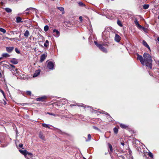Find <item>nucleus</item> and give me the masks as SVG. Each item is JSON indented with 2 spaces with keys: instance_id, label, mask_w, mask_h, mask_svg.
Returning <instances> with one entry per match:
<instances>
[{
  "instance_id": "1",
  "label": "nucleus",
  "mask_w": 159,
  "mask_h": 159,
  "mask_svg": "<svg viewBox=\"0 0 159 159\" xmlns=\"http://www.w3.org/2000/svg\"><path fill=\"white\" fill-rule=\"evenodd\" d=\"M144 64L146 66L151 69L152 67V60L150 55L148 53L145 52L143 55Z\"/></svg>"
},
{
  "instance_id": "2",
  "label": "nucleus",
  "mask_w": 159,
  "mask_h": 159,
  "mask_svg": "<svg viewBox=\"0 0 159 159\" xmlns=\"http://www.w3.org/2000/svg\"><path fill=\"white\" fill-rule=\"evenodd\" d=\"M110 34L109 31L107 30H105L102 33V38L104 41H107V39L109 37Z\"/></svg>"
},
{
  "instance_id": "3",
  "label": "nucleus",
  "mask_w": 159,
  "mask_h": 159,
  "mask_svg": "<svg viewBox=\"0 0 159 159\" xmlns=\"http://www.w3.org/2000/svg\"><path fill=\"white\" fill-rule=\"evenodd\" d=\"M46 62L47 63V67L48 69L53 70L54 69L55 64L54 63L51 61H47Z\"/></svg>"
},
{
  "instance_id": "4",
  "label": "nucleus",
  "mask_w": 159,
  "mask_h": 159,
  "mask_svg": "<svg viewBox=\"0 0 159 159\" xmlns=\"http://www.w3.org/2000/svg\"><path fill=\"white\" fill-rule=\"evenodd\" d=\"M95 44L98 48L102 51L105 53L107 52V50L103 46L100 44H98L96 41H94Z\"/></svg>"
},
{
  "instance_id": "5",
  "label": "nucleus",
  "mask_w": 159,
  "mask_h": 159,
  "mask_svg": "<svg viewBox=\"0 0 159 159\" xmlns=\"http://www.w3.org/2000/svg\"><path fill=\"white\" fill-rule=\"evenodd\" d=\"M137 59L139 60L143 66L144 65V61H143L144 58H143V57L138 54H137Z\"/></svg>"
},
{
  "instance_id": "6",
  "label": "nucleus",
  "mask_w": 159,
  "mask_h": 159,
  "mask_svg": "<svg viewBox=\"0 0 159 159\" xmlns=\"http://www.w3.org/2000/svg\"><path fill=\"white\" fill-rule=\"evenodd\" d=\"M53 32L54 33V35L57 37H58L60 35V32L54 29L53 30Z\"/></svg>"
},
{
  "instance_id": "7",
  "label": "nucleus",
  "mask_w": 159,
  "mask_h": 159,
  "mask_svg": "<svg viewBox=\"0 0 159 159\" xmlns=\"http://www.w3.org/2000/svg\"><path fill=\"white\" fill-rule=\"evenodd\" d=\"M14 49L13 47H9L6 48V50L9 53H11Z\"/></svg>"
},
{
  "instance_id": "8",
  "label": "nucleus",
  "mask_w": 159,
  "mask_h": 159,
  "mask_svg": "<svg viewBox=\"0 0 159 159\" xmlns=\"http://www.w3.org/2000/svg\"><path fill=\"white\" fill-rule=\"evenodd\" d=\"M40 72L41 70L39 69L36 70L33 75V77H37L39 74L40 73Z\"/></svg>"
},
{
  "instance_id": "9",
  "label": "nucleus",
  "mask_w": 159,
  "mask_h": 159,
  "mask_svg": "<svg viewBox=\"0 0 159 159\" xmlns=\"http://www.w3.org/2000/svg\"><path fill=\"white\" fill-rule=\"evenodd\" d=\"M47 55L46 54H44L41 56L40 57V61L41 62H42L44 60L46 59V57H47Z\"/></svg>"
},
{
  "instance_id": "10",
  "label": "nucleus",
  "mask_w": 159,
  "mask_h": 159,
  "mask_svg": "<svg viewBox=\"0 0 159 159\" xmlns=\"http://www.w3.org/2000/svg\"><path fill=\"white\" fill-rule=\"evenodd\" d=\"M115 40L116 42H119L120 40V37L118 35L116 34L115 37Z\"/></svg>"
},
{
  "instance_id": "11",
  "label": "nucleus",
  "mask_w": 159,
  "mask_h": 159,
  "mask_svg": "<svg viewBox=\"0 0 159 159\" xmlns=\"http://www.w3.org/2000/svg\"><path fill=\"white\" fill-rule=\"evenodd\" d=\"M143 44L144 46L147 47L148 49L150 50V48L146 42L144 40L143 41Z\"/></svg>"
},
{
  "instance_id": "12",
  "label": "nucleus",
  "mask_w": 159,
  "mask_h": 159,
  "mask_svg": "<svg viewBox=\"0 0 159 159\" xmlns=\"http://www.w3.org/2000/svg\"><path fill=\"white\" fill-rule=\"evenodd\" d=\"M46 98V97L45 96H43L37 98L36 100L38 101H42Z\"/></svg>"
},
{
  "instance_id": "13",
  "label": "nucleus",
  "mask_w": 159,
  "mask_h": 159,
  "mask_svg": "<svg viewBox=\"0 0 159 159\" xmlns=\"http://www.w3.org/2000/svg\"><path fill=\"white\" fill-rule=\"evenodd\" d=\"M20 152L22 154L24 155L25 157L26 158V150H19Z\"/></svg>"
},
{
  "instance_id": "14",
  "label": "nucleus",
  "mask_w": 159,
  "mask_h": 159,
  "mask_svg": "<svg viewBox=\"0 0 159 159\" xmlns=\"http://www.w3.org/2000/svg\"><path fill=\"white\" fill-rule=\"evenodd\" d=\"M57 8L60 11L62 12V14H63L65 13L64 8L62 7H57Z\"/></svg>"
},
{
  "instance_id": "15",
  "label": "nucleus",
  "mask_w": 159,
  "mask_h": 159,
  "mask_svg": "<svg viewBox=\"0 0 159 159\" xmlns=\"http://www.w3.org/2000/svg\"><path fill=\"white\" fill-rule=\"evenodd\" d=\"M16 22L17 23H20L23 22V21H22V19L20 17H17L16 18Z\"/></svg>"
},
{
  "instance_id": "16",
  "label": "nucleus",
  "mask_w": 159,
  "mask_h": 159,
  "mask_svg": "<svg viewBox=\"0 0 159 159\" xmlns=\"http://www.w3.org/2000/svg\"><path fill=\"white\" fill-rule=\"evenodd\" d=\"M134 23L139 28L141 26V25L139 24V22L137 19H135L134 21Z\"/></svg>"
},
{
  "instance_id": "17",
  "label": "nucleus",
  "mask_w": 159,
  "mask_h": 159,
  "mask_svg": "<svg viewBox=\"0 0 159 159\" xmlns=\"http://www.w3.org/2000/svg\"><path fill=\"white\" fill-rule=\"evenodd\" d=\"M30 35V33L28 30H26L24 34V36L26 38L28 37Z\"/></svg>"
},
{
  "instance_id": "18",
  "label": "nucleus",
  "mask_w": 159,
  "mask_h": 159,
  "mask_svg": "<svg viewBox=\"0 0 159 159\" xmlns=\"http://www.w3.org/2000/svg\"><path fill=\"white\" fill-rule=\"evenodd\" d=\"M2 57L7 58L10 56V55L7 53H3L2 55Z\"/></svg>"
},
{
  "instance_id": "19",
  "label": "nucleus",
  "mask_w": 159,
  "mask_h": 159,
  "mask_svg": "<svg viewBox=\"0 0 159 159\" xmlns=\"http://www.w3.org/2000/svg\"><path fill=\"white\" fill-rule=\"evenodd\" d=\"M39 137L43 140L44 139V136L43 135V133L41 132H40L39 134Z\"/></svg>"
},
{
  "instance_id": "20",
  "label": "nucleus",
  "mask_w": 159,
  "mask_h": 159,
  "mask_svg": "<svg viewBox=\"0 0 159 159\" xmlns=\"http://www.w3.org/2000/svg\"><path fill=\"white\" fill-rule=\"evenodd\" d=\"M10 62L14 64H16L18 63V61L16 60H11L10 61Z\"/></svg>"
},
{
  "instance_id": "21",
  "label": "nucleus",
  "mask_w": 159,
  "mask_h": 159,
  "mask_svg": "<svg viewBox=\"0 0 159 159\" xmlns=\"http://www.w3.org/2000/svg\"><path fill=\"white\" fill-rule=\"evenodd\" d=\"M5 11L8 13H10L12 11V10L9 8H5Z\"/></svg>"
},
{
  "instance_id": "22",
  "label": "nucleus",
  "mask_w": 159,
  "mask_h": 159,
  "mask_svg": "<svg viewBox=\"0 0 159 159\" xmlns=\"http://www.w3.org/2000/svg\"><path fill=\"white\" fill-rule=\"evenodd\" d=\"M10 70L11 71H14V72H16V73H18V69L17 68H15H15H11V69H10Z\"/></svg>"
},
{
  "instance_id": "23",
  "label": "nucleus",
  "mask_w": 159,
  "mask_h": 159,
  "mask_svg": "<svg viewBox=\"0 0 159 159\" xmlns=\"http://www.w3.org/2000/svg\"><path fill=\"white\" fill-rule=\"evenodd\" d=\"M120 126L122 128L126 129L127 127V126L125 124H120Z\"/></svg>"
},
{
  "instance_id": "24",
  "label": "nucleus",
  "mask_w": 159,
  "mask_h": 159,
  "mask_svg": "<svg viewBox=\"0 0 159 159\" xmlns=\"http://www.w3.org/2000/svg\"><path fill=\"white\" fill-rule=\"evenodd\" d=\"M149 7V5L148 4H144L143 6V8L144 9H147Z\"/></svg>"
},
{
  "instance_id": "25",
  "label": "nucleus",
  "mask_w": 159,
  "mask_h": 159,
  "mask_svg": "<svg viewBox=\"0 0 159 159\" xmlns=\"http://www.w3.org/2000/svg\"><path fill=\"white\" fill-rule=\"evenodd\" d=\"M43 126L45 128H47L50 129V127H49V125L47 124L43 123L42 124Z\"/></svg>"
},
{
  "instance_id": "26",
  "label": "nucleus",
  "mask_w": 159,
  "mask_h": 159,
  "mask_svg": "<svg viewBox=\"0 0 159 159\" xmlns=\"http://www.w3.org/2000/svg\"><path fill=\"white\" fill-rule=\"evenodd\" d=\"M108 146H109V148L110 149V150L111 152H112V151H113V149H112V145L110 143H108Z\"/></svg>"
},
{
  "instance_id": "27",
  "label": "nucleus",
  "mask_w": 159,
  "mask_h": 159,
  "mask_svg": "<svg viewBox=\"0 0 159 159\" xmlns=\"http://www.w3.org/2000/svg\"><path fill=\"white\" fill-rule=\"evenodd\" d=\"M49 27L48 25H45L44 28V30L45 31H47L48 30Z\"/></svg>"
},
{
  "instance_id": "28",
  "label": "nucleus",
  "mask_w": 159,
  "mask_h": 159,
  "mask_svg": "<svg viewBox=\"0 0 159 159\" xmlns=\"http://www.w3.org/2000/svg\"><path fill=\"white\" fill-rule=\"evenodd\" d=\"M0 31L2 32L3 34L6 32L5 30L2 28H0Z\"/></svg>"
},
{
  "instance_id": "29",
  "label": "nucleus",
  "mask_w": 159,
  "mask_h": 159,
  "mask_svg": "<svg viewBox=\"0 0 159 159\" xmlns=\"http://www.w3.org/2000/svg\"><path fill=\"white\" fill-rule=\"evenodd\" d=\"M113 130L114 133L116 134L118 132V129L117 128L115 127L113 129Z\"/></svg>"
},
{
  "instance_id": "30",
  "label": "nucleus",
  "mask_w": 159,
  "mask_h": 159,
  "mask_svg": "<svg viewBox=\"0 0 159 159\" xmlns=\"http://www.w3.org/2000/svg\"><path fill=\"white\" fill-rule=\"evenodd\" d=\"M49 43V41L48 40H46L45 41V43L44 44V46L45 47H47L48 46V45L47 44Z\"/></svg>"
},
{
  "instance_id": "31",
  "label": "nucleus",
  "mask_w": 159,
  "mask_h": 159,
  "mask_svg": "<svg viewBox=\"0 0 159 159\" xmlns=\"http://www.w3.org/2000/svg\"><path fill=\"white\" fill-rule=\"evenodd\" d=\"M148 156L150 157L151 158L153 157V155L152 153L151 152H149L148 153Z\"/></svg>"
},
{
  "instance_id": "32",
  "label": "nucleus",
  "mask_w": 159,
  "mask_h": 159,
  "mask_svg": "<svg viewBox=\"0 0 159 159\" xmlns=\"http://www.w3.org/2000/svg\"><path fill=\"white\" fill-rule=\"evenodd\" d=\"M47 114H48L49 115L53 116H58L57 115H56V114H55L52 113H50L48 112L47 113Z\"/></svg>"
},
{
  "instance_id": "33",
  "label": "nucleus",
  "mask_w": 159,
  "mask_h": 159,
  "mask_svg": "<svg viewBox=\"0 0 159 159\" xmlns=\"http://www.w3.org/2000/svg\"><path fill=\"white\" fill-rule=\"evenodd\" d=\"M117 24L120 26H122V25L120 21L118 20L117 22Z\"/></svg>"
},
{
  "instance_id": "34",
  "label": "nucleus",
  "mask_w": 159,
  "mask_h": 159,
  "mask_svg": "<svg viewBox=\"0 0 159 159\" xmlns=\"http://www.w3.org/2000/svg\"><path fill=\"white\" fill-rule=\"evenodd\" d=\"M35 10V9L34 8H32V7H30V8H27L26 9V11L32 10Z\"/></svg>"
},
{
  "instance_id": "35",
  "label": "nucleus",
  "mask_w": 159,
  "mask_h": 159,
  "mask_svg": "<svg viewBox=\"0 0 159 159\" xmlns=\"http://www.w3.org/2000/svg\"><path fill=\"white\" fill-rule=\"evenodd\" d=\"M88 139L87 141H89L91 140V135L90 134H89L88 135Z\"/></svg>"
},
{
  "instance_id": "36",
  "label": "nucleus",
  "mask_w": 159,
  "mask_h": 159,
  "mask_svg": "<svg viewBox=\"0 0 159 159\" xmlns=\"http://www.w3.org/2000/svg\"><path fill=\"white\" fill-rule=\"evenodd\" d=\"M26 94L29 95H31V92L30 91H27L26 92Z\"/></svg>"
},
{
  "instance_id": "37",
  "label": "nucleus",
  "mask_w": 159,
  "mask_h": 159,
  "mask_svg": "<svg viewBox=\"0 0 159 159\" xmlns=\"http://www.w3.org/2000/svg\"><path fill=\"white\" fill-rule=\"evenodd\" d=\"M6 67L8 69H9L10 70V69H11V67L10 66V65H6Z\"/></svg>"
},
{
  "instance_id": "38",
  "label": "nucleus",
  "mask_w": 159,
  "mask_h": 159,
  "mask_svg": "<svg viewBox=\"0 0 159 159\" xmlns=\"http://www.w3.org/2000/svg\"><path fill=\"white\" fill-rule=\"evenodd\" d=\"M78 3H79V5L80 6H84V4L82 2H79Z\"/></svg>"
},
{
  "instance_id": "39",
  "label": "nucleus",
  "mask_w": 159,
  "mask_h": 159,
  "mask_svg": "<svg viewBox=\"0 0 159 159\" xmlns=\"http://www.w3.org/2000/svg\"><path fill=\"white\" fill-rule=\"evenodd\" d=\"M139 28L140 29H142L144 31H145L146 30V28H144V27H143L141 25V26H140V27Z\"/></svg>"
},
{
  "instance_id": "40",
  "label": "nucleus",
  "mask_w": 159,
  "mask_h": 159,
  "mask_svg": "<svg viewBox=\"0 0 159 159\" xmlns=\"http://www.w3.org/2000/svg\"><path fill=\"white\" fill-rule=\"evenodd\" d=\"M0 91L2 93L4 97H5V94L4 93V91L1 89H0Z\"/></svg>"
},
{
  "instance_id": "41",
  "label": "nucleus",
  "mask_w": 159,
  "mask_h": 159,
  "mask_svg": "<svg viewBox=\"0 0 159 159\" xmlns=\"http://www.w3.org/2000/svg\"><path fill=\"white\" fill-rule=\"evenodd\" d=\"M7 38L8 39V40H10L11 41H12V40H14V39H16L15 38H8V37H7ZM16 39V40H18L17 39Z\"/></svg>"
},
{
  "instance_id": "42",
  "label": "nucleus",
  "mask_w": 159,
  "mask_h": 159,
  "mask_svg": "<svg viewBox=\"0 0 159 159\" xmlns=\"http://www.w3.org/2000/svg\"><path fill=\"white\" fill-rule=\"evenodd\" d=\"M15 51L17 53H20V51L18 50V49L16 48L15 49Z\"/></svg>"
},
{
  "instance_id": "43",
  "label": "nucleus",
  "mask_w": 159,
  "mask_h": 159,
  "mask_svg": "<svg viewBox=\"0 0 159 159\" xmlns=\"http://www.w3.org/2000/svg\"><path fill=\"white\" fill-rule=\"evenodd\" d=\"M93 129L95 130H97L98 131L100 130V129L98 128H97V127H96L95 126H93Z\"/></svg>"
},
{
  "instance_id": "44",
  "label": "nucleus",
  "mask_w": 159,
  "mask_h": 159,
  "mask_svg": "<svg viewBox=\"0 0 159 159\" xmlns=\"http://www.w3.org/2000/svg\"><path fill=\"white\" fill-rule=\"evenodd\" d=\"M29 155V156H31V155H32V154L31 153H30L26 151V155Z\"/></svg>"
},
{
  "instance_id": "45",
  "label": "nucleus",
  "mask_w": 159,
  "mask_h": 159,
  "mask_svg": "<svg viewBox=\"0 0 159 159\" xmlns=\"http://www.w3.org/2000/svg\"><path fill=\"white\" fill-rule=\"evenodd\" d=\"M10 66L11 67V68H15V66L12 65L10 64Z\"/></svg>"
},
{
  "instance_id": "46",
  "label": "nucleus",
  "mask_w": 159,
  "mask_h": 159,
  "mask_svg": "<svg viewBox=\"0 0 159 159\" xmlns=\"http://www.w3.org/2000/svg\"><path fill=\"white\" fill-rule=\"evenodd\" d=\"M78 106H80V107H86V105H84V104H83L82 105H79Z\"/></svg>"
},
{
  "instance_id": "47",
  "label": "nucleus",
  "mask_w": 159,
  "mask_h": 159,
  "mask_svg": "<svg viewBox=\"0 0 159 159\" xmlns=\"http://www.w3.org/2000/svg\"><path fill=\"white\" fill-rule=\"evenodd\" d=\"M79 19L81 21H82V16H80Z\"/></svg>"
},
{
  "instance_id": "48",
  "label": "nucleus",
  "mask_w": 159,
  "mask_h": 159,
  "mask_svg": "<svg viewBox=\"0 0 159 159\" xmlns=\"http://www.w3.org/2000/svg\"><path fill=\"white\" fill-rule=\"evenodd\" d=\"M19 147L20 148H22L23 146V144L22 143H20L19 144Z\"/></svg>"
},
{
  "instance_id": "49",
  "label": "nucleus",
  "mask_w": 159,
  "mask_h": 159,
  "mask_svg": "<svg viewBox=\"0 0 159 159\" xmlns=\"http://www.w3.org/2000/svg\"><path fill=\"white\" fill-rule=\"evenodd\" d=\"M119 157H120L122 158V159H125V157L122 155L120 156Z\"/></svg>"
},
{
  "instance_id": "50",
  "label": "nucleus",
  "mask_w": 159,
  "mask_h": 159,
  "mask_svg": "<svg viewBox=\"0 0 159 159\" xmlns=\"http://www.w3.org/2000/svg\"><path fill=\"white\" fill-rule=\"evenodd\" d=\"M100 113L106 114V112L104 111H102L101 112H100Z\"/></svg>"
},
{
  "instance_id": "51",
  "label": "nucleus",
  "mask_w": 159,
  "mask_h": 159,
  "mask_svg": "<svg viewBox=\"0 0 159 159\" xmlns=\"http://www.w3.org/2000/svg\"><path fill=\"white\" fill-rule=\"evenodd\" d=\"M106 114L108 116H109V117H110V118H111V116L108 113H107V112H106Z\"/></svg>"
},
{
  "instance_id": "52",
  "label": "nucleus",
  "mask_w": 159,
  "mask_h": 159,
  "mask_svg": "<svg viewBox=\"0 0 159 159\" xmlns=\"http://www.w3.org/2000/svg\"><path fill=\"white\" fill-rule=\"evenodd\" d=\"M121 144L123 146L125 145V144L124 142H121Z\"/></svg>"
},
{
  "instance_id": "53",
  "label": "nucleus",
  "mask_w": 159,
  "mask_h": 159,
  "mask_svg": "<svg viewBox=\"0 0 159 159\" xmlns=\"http://www.w3.org/2000/svg\"><path fill=\"white\" fill-rule=\"evenodd\" d=\"M7 104L6 102L5 101H4V104L6 105Z\"/></svg>"
},
{
  "instance_id": "54",
  "label": "nucleus",
  "mask_w": 159,
  "mask_h": 159,
  "mask_svg": "<svg viewBox=\"0 0 159 159\" xmlns=\"http://www.w3.org/2000/svg\"><path fill=\"white\" fill-rule=\"evenodd\" d=\"M25 14H29V12H26Z\"/></svg>"
},
{
  "instance_id": "55",
  "label": "nucleus",
  "mask_w": 159,
  "mask_h": 159,
  "mask_svg": "<svg viewBox=\"0 0 159 159\" xmlns=\"http://www.w3.org/2000/svg\"><path fill=\"white\" fill-rule=\"evenodd\" d=\"M157 40L159 42V37L157 38Z\"/></svg>"
},
{
  "instance_id": "56",
  "label": "nucleus",
  "mask_w": 159,
  "mask_h": 159,
  "mask_svg": "<svg viewBox=\"0 0 159 159\" xmlns=\"http://www.w3.org/2000/svg\"><path fill=\"white\" fill-rule=\"evenodd\" d=\"M75 106V105H70V106Z\"/></svg>"
},
{
  "instance_id": "57",
  "label": "nucleus",
  "mask_w": 159,
  "mask_h": 159,
  "mask_svg": "<svg viewBox=\"0 0 159 159\" xmlns=\"http://www.w3.org/2000/svg\"><path fill=\"white\" fill-rule=\"evenodd\" d=\"M20 104L21 105L24 106V104Z\"/></svg>"
},
{
  "instance_id": "58",
  "label": "nucleus",
  "mask_w": 159,
  "mask_h": 159,
  "mask_svg": "<svg viewBox=\"0 0 159 159\" xmlns=\"http://www.w3.org/2000/svg\"><path fill=\"white\" fill-rule=\"evenodd\" d=\"M2 61H1L0 62V65L2 63Z\"/></svg>"
},
{
  "instance_id": "59",
  "label": "nucleus",
  "mask_w": 159,
  "mask_h": 159,
  "mask_svg": "<svg viewBox=\"0 0 159 159\" xmlns=\"http://www.w3.org/2000/svg\"><path fill=\"white\" fill-rule=\"evenodd\" d=\"M2 57H0V60H1L2 59Z\"/></svg>"
},
{
  "instance_id": "60",
  "label": "nucleus",
  "mask_w": 159,
  "mask_h": 159,
  "mask_svg": "<svg viewBox=\"0 0 159 159\" xmlns=\"http://www.w3.org/2000/svg\"><path fill=\"white\" fill-rule=\"evenodd\" d=\"M130 152H129V153L130 154L131 152H130Z\"/></svg>"
},
{
  "instance_id": "61",
  "label": "nucleus",
  "mask_w": 159,
  "mask_h": 159,
  "mask_svg": "<svg viewBox=\"0 0 159 159\" xmlns=\"http://www.w3.org/2000/svg\"><path fill=\"white\" fill-rule=\"evenodd\" d=\"M84 159H86V158H84Z\"/></svg>"
}]
</instances>
